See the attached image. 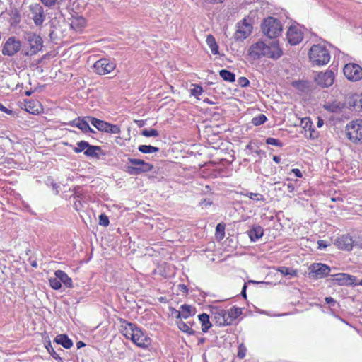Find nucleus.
<instances>
[{"label":"nucleus","mask_w":362,"mask_h":362,"mask_svg":"<svg viewBox=\"0 0 362 362\" xmlns=\"http://www.w3.org/2000/svg\"><path fill=\"white\" fill-rule=\"evenodd\" d=\"M309 276L313 279H322L328 275L331 271L329 267L322 263H314L309 267Z\"/></svg>","instance_id":"12"},{"label":"nucleus","mask_w":362,"mask_h":362,"mask_svg":"<svg viewBox=\"0 0 362 362\" xmlns=\"http://www.w3.org/2000/svg\"><path fill=\"white\" fill-rule=\"evenodd\" d=\"M109 218L105 214H100L99 216V224L103 226H107L109 225Z\"/></svg>","instance_id":"44"},{"label":"nucleus","mask_w":362,"mask_h":362,"mask_svg":"<svg viewBox=\"0 0 362 362\" xmlns=\"http://www.w3.org/2000/svg\"><path fill=\"white\" fill-rule=\"evenodd\" d=\"M211 312L215 322L219 326L230 325L240 313L238 308L227 311L218 307H213Z\"/></svg>","instance_id":"3"},{"label":"nucleus","mask_w":362,"mask_h":362,"mask_svg":"<svg viewBox=\"0 0 362 362\" xmlns=\"http://www.w3.org/2000/svg\"><path fill=\"white\" fill-rule=\"evenodd\" d=\"M266 143L269 145H272L278 147H281L283 146L282 142H281L279 139L269 137L266 140Z\"/></svg>","instance_id":"42"},{"label":"nucleus","mask_w":362,"mask_h":362,"mask_svg":"<svg viewBox=\"0 0 362 362\" xmlns=\"http://www.w3.org/2000/svg\"><path fill=\"white\" fill-rule=\"evenodd\" d=\"M40 1L44 5H45L46 6H48V7H51V6H54L57 2V0H40Z\"/></svg>","instance_id":"48"},{"label":"nucleus","mask_w":362,"mask_h":362,"mask_svg":"<svg viewBox=\"0 0 362 362\" xmlns=\"http://www.w3.org/2000/svg\"><path fill=\"white\" fill-rule=\"evenodd\" d=\"M139 151L143 153H153L158 152L159 148L150 145H140L138 148Z\"/></svg>","instance_id":"33"},{"label":"nucleus","mask_w":362,"mask_h":362,"mask_svg":"<svg viewBox=\"0 0 362 362\" xmlns=\"http://www.w3.org/2000/svg\"><path fill=\"white\" fill-rule=\"evenodd\" d=\"M357 285L362 286V279H361L360 281H357L356 286H357Z\"/></svg>","instance_id":"64"},{"label":"nucleus","mask_w":362,"mask_h":362,"mask_svg":"<svg viewBox=\"0 0 362 362\" xmlns=\"http://www.w3.org/2000/svg\"><path fill=\"white\" fill-rule=\"evenodd\" d=\"M141 134L146 137H156L159 135L158 132L156 129H144L141 132Z\"/></svg>","instance_id":"40"},{"label":"nucleus","mask_w":362,"mask_h":362,"mask_svg":"<svg viewBox=\"0 0 362 362\" xmlns=\"http://www.w3.org/2000/svg\"><path fill=\"white\" fill-rule=\"evenodd\" d=\"M252 241H256L262 237L264 230L260 226H254L248 232Z\"/></svg>","instance_id":"25"},{"label":"nucleus","mask_w":362,"mask_h":362,"mask_svg":"<svg viewBox=\"0 0 362 362\" xmlns=\"http://www.w3.org/2000/svg\"><path fill=\"white\" fill-rule=\"evenodd\" d=\"M287 189L290 192H292L294 190V186L292 184H288Z\"/></svg>","instance_id":"58"},{"label":"nucleus","mask_w":362,"mask_h":362,"mask_svg":"<svg viewBox=\"0 0 362 362\" xmlns=\"http://www.w3.org/2000/svg\"><path fill=\"white\" fill-rule=\"evenodd\" d=\"M182 291H187V287L185 285H179Z\"/></svg>","instance_id":"62"},{"label":"nucleus","mask_w":362,"mask_h":362,"mask_svg":"<svg viewBox=\"0 0 362 362\" xmlns=\"http://www.w3.org/2000/svg\"><path fill=\"white\" fill-rule=\"evenodd\" d=\"M273 160L276 163H279L281 162V158L278 156H274Z\"/></svg>","instance_id":"57"},{"label":"nucleus","mask_w":362,"mask_h":362,"mask_svg":"<svg viewBox=\"0 0 362 362\" xmlns=\"http://www.w3.org/2000/svg\"><path fill=\"white\" fill-rule=\"evenodd\" d=\"M219 74H220V76L224 81H226L228 82L235 81V74L228 70H225V69L221 70L219 72Z\"/></svg>","instance_id":"30"},{"label":"nucleus","mask_w":362,"mask_h":362,"mask_svg":"<svg viewBox=\"0 0 362 362\" xmlns=\"http://www.w3.org/2000/svg\"><path fill=\"white\" fill-rule=\"evenodd\" d=\"M317 83L322 87L331 86L334 81V74L332 71L319 73L315 77Z\"/></svg>","instance_id":"18"},{"label":"nucleus","mask_w":362,"mask_h":362,"mask_svg":"<svg viewBox=\"0 0 362 362\" xmlns=\"http://www.w3.org/2000/svg\"><path fill=\"white\" fill-rule=\"evenodd\" d=\"M252 30V24L245 18L237 24V30L234 37L238 40H243L251 34Z\"/></svg>","instance_id":"13"},{"label":"nucleus","mask_w":362,"mask_h":362,"mask_svg":"<svg viewBox=\"0 0 362 362\" xmlns=\"http://www.w3.org/2000/svg\"><path fill=\"white\" fill-rule=\"evenodd\" d=\"M195 313L194 308L189 305H182L180 307V310H175V314L177 318L187 319Z\"/></svg>","instance_id":"20"},{"label":"nucleus","mask_w":362,"mask_h":362,"mask_svg":"<svg viewBox=\"0 0 362 362\" xmlns=\"http://www.w3.org/2000/svg\"><path fill=\"white\" fill-rule=\"evenodd\" d=\"M348 103L356 111L362 110V94L354 93L349 96Z\"/></svg>","instance_id":"21"},{"label":"nucleus","mask_w":362,"mask_h":362,"mask_svg":"<svg viewBox=\"0 0 362 362\" xmlns=\"http://www.w3.org/2000/svg\"><path fill=\"white\" fill-rule=\"evenodd\" d=\"M346 133L351 141L362 142V119H356L348 123L346 126Z\"/></svg>","instance_id":"7"},{"label":"nucleus","mask_w":362,"mask_h":362,"mask_svg":"<svg viewBox=\"0 0 362 362\" xmlns=\"http://www.w3.org/2000/svg\"><path fill=\"white\" fill-rule=\"evenodd\" d=\"M90 124L93 127H95L98 131L107 132L110 123L93 117L92 119H90Z\"/></svg>","instance_id":"26"},{"label":"nucleus","mask_w":362,"mask_h":362,"mask_svg":"<svg viewBox=\"0 0 362 362\" xmlns=\"http://www.w3.org/2000/svg\"><path fill=\"white\" fill-rule=\"evenodd\" d=\"M292 172L295 174V175L298 177H302V173L298 169H293Z\"/></svg>","instance_id":"54"},{"label":"nucleus","mask_w":362,"mask_h":362,"mask_svg":"<svg viewBox=\"0 0 362 362\" xmlns=\"http://www.w3.org/2000/svg\"><path fill=\"white\" fill-rule=\"evenodd\" d=\"M119 132H120V128L119 126L111 124L110 123L109 124V127L107 128V133L117 134H119Z\"/></svg>","instance_id":"43"},{"label":"nucleus","mask_w":362,"mask_h":362,"mask_svg":"<svg viewBox=\"0 0 362 362\" xmlns=\"http://www.w3.org/2000/svg\"><path fill=\"white\" fill-rule=\"evenodd\" d=\"M212 204V202L209 200V199H204L201 203L200 204L203 206H211Z\"/></svg>","instance_id":"53"},{"label":"nucleus","mask_w":362,"mask_h":362,"mask_svg":"<svg viewBox=\"0 0 362 362\" xmlns=\"http://www.w3.org/2000/svg\"><path fill=\"white\" fill-rule=\"evenodd\" d=\"M121 333L140 348H147L151 344V340L148 334L135 324L123 321L120 326Z\"/></svg>","instance_id":"1"},{"label":"nucleus","mask_w":362,"mask_h":362,"mask_svg":"<svg viewBox=\"0 0 362 362\" xmlns=\"http://www.w3.org/2000/svg\"><path fill=\"white\" fill-rule=\"evenodd\" d=\"M177 325L178 328L183 332H185L190 335L193 334L194 333V332L190 327V326L181 320H180L179 321L177 322Z\"/></svg>","instance_id":"31"},{"label":"nucleus","mask_w":362,"mask_h":362,"mask_svg":"<svg viewBox=\"0 0 362 362\" xmlns=\"http://www.w3.org/2000/svg\"><path fill=\"white\" fill-rule=\"evenodd\" d=\"M89 144L87 141H81L77 143V146H75L73 148V151L75 153H80L83 151H86L87 148L88 147Z\"/></svg>","instance_id":"35"},{"label":"nucleus","mask_w":362,"mask_h":362,"mask_svg":"<svg viewBox=\"0 0 362 362\" xmlns=\"http://www.w3.org/2000/svg\"><path fill=\"white\" fill-rule=\"evenodd\" d=\"M101 148L99 146H91L89 144L87 149L84 151V154L88 157L99 158Z\"/></svg>","instance_id":"29"},{"label":"nucleus","mask_w":362,"mask_h":362,"mask_svg":"<svg viewBox=\"0 0 362 362\" xmlns=\"http://www.w3.org/2000/svg\"><path fill=\"white\" fill-rule=\"evenodd\" d=\"M92 117H78L71 122V125L81 129L84 133H93L94 130L90 127Z\"/></svg>","instance_id":"17"},{"label":"nucleus","mask_w":362,"mask_h":362,"mask_svg":"<svg viewBox=\"0 0 362 362\" xmlns=\"http://www.w3.org/2000/svg\"><path fill=\"white\" fill-rule=\"evenodd\" d=\"M54 275L60 280L61 283H63L67 288H72V280L68 275L62 270H57L54 272Z\"/></svg>","instance_id":"23"},{"label":"nucleus","mask_w":362,"mask_h":362,"mask_svg":"<svg viewBox=\"0 0 362 362\" xmlns=\"http://www.w3.org/2000/svg\"><path fill=\"white\" fill-rule=\"evenodd\" d=\"M277 271L279 272H280L284 276H288L289 278L296 276L297 274V272L296 270L292 269L288 267H280L277 269Z\"/></svg>","instance_id":"32"},{"label":"nucleus","mask_w":362,"mask_h":362,"mask_svg":"<svg viewBox=\"0 0 362 362\" xmlns=\"http://www.w3.org/2000/svg\"><path fill=\"white\" fill-rule=\"evenodd\" d=\"M354 246H357L359 248H362V239L358 238L354 240Z\"/></svg>","instance_id":"52"},{"label":"nucleus","mask_w":362,"mask_h":362,"mask_svg":"<svg viewBox=\"0 0 362 362\" xmlns=\"http://www.w3.org/2000/svg\"><path fill=\"white\" fill-rule=\"evenodd\" d=\"M309 58L313 64L321 66L329 62L330 54L325 46L314 45L310 49Z\"/></svg>","instance_id":"4"},{"label":"nucleus","mask_w":362,"mask_h":362,"mask_svg":"<svg viewBox=\"0 0 362 362\" xmlns=\"http://www.w3.org/2000/svg\"><path fill=\"white\" fill-rule=\"evenodd\" d=\"M49 282L50 286L54 290H59L62 287V283L56 276L54 277L49 278Z\"/></svg>","instance_id":"39"},{"label":"nucleus","mask_w":362,"mask_h":362,"mask_svg":"<svg viewBox=\"0 0 362 362\" xmlns=\"http://www.w3.org/2000/svg\"><path fill=\"white\" fill-rule=\"evenodd\" d=\"M31 18L36 25H41L45 20L46 15L42 6L38 4H32L29 6Z\"/></svg>","instance_id":"14"},{"label":"nucleus","mask_w":362,"mask_h":362,"mask_svg":"<svg viewBox=\"0 0 362 362\" xmlns=\"http://www.w3.org/2000/svg\"><path fill=\"white\" fill-rule=\"evenodd\" d=\"M45 348L54 358H59V355L54 350L50 341L45 344Z\"/></svg>","instance_id":"41"},{"label":"nucleus","mask_w":362,"mask_h":362,"mask_svg":"<svg viewBox=\"0 0 362 362\" xmlns=\"http://www.w3.org/2000/svg\"><path fill=\"white\" fill-rule=\"evenodd\" d=\"M262 29L268 37L275 38L281 34L282 25L278 19L268 17L262 23Z\"/></svg>","instance_id":"5"},{"label":"nucleus","mask_w":362,"mask_h":362,"mask_svg":"<svg viewBox=\"0 0 362 362\" xmlns=\"http://www.w3.org/2000/svg\"><path fill=\"white\" fill-rule=\"evenodd\" d=\"M128 161L131 166L127 167V172L130 175H136L143 173H147L153 169V165L143 160L129 158Z\"/></svg>","instance_id":"8"},{"label":"nucleus","mask_w":362,"mask_h":362,"mask_svg":"<svg viewBox=\"0 0 362 362\" xmlns=\"http://www.w3.org/2000/svg\"><path fill=\"white\" fill-rule=\"evenodd\" d=\"M216 230L217 231H219V230H221V231H223L224 230V226H222L221 223H218L216 226Z\"/></svg>","instance_id":"59"},{"label":"nucleus","mask_w":362,"mask_h":362,"mask_svg":"<svg viewBox=\"0 0 362 362\" xmlns=\"http://www.w3.org/2000/svg\"><path fill=\"white\" fill-rule=\"evenodd\" d=\"M0 110L4 112L7 114H10L11 112V110H8L6 107H4L2 104L0 103Z\"/></svg>","instance_id":"55"},{"label":"nucleus","mask_w":362,"mask_h":362,"mask_svg":"<svg viewBox=\"0 0 362 362\" xmlns=\"http://www.w3.org/2000/svg\"><path fill=\"white\" fill-rule=\"evenodd\" d=\"M22 48V43L16 37H9L2 45L1 53L4 56L13 57Z\"/></svg>","instance_id":"9"},{"label":"nucleus","mask_w":362,"mask_h":362,"mask_svg":"<svg viewBox=\"0 0 362 362\" xmlns=\"http://www.w3.org/2000/svg\"><path fill=\"white\" fill-rule=\"evenodd\" d=\"M54 341L58 344H61L65 349H70L73 346L72 341L66 334L57 335Z\"/></svg>","instance_id":"24"},{"label":"nucleus","mask_w":362,"mask_h":362,"mask_svg":"<svg viewBox=\"0 0 362 362\" xmlns=\"http://www.w3.org/2000/svg\"><path fill=\"white\" fill-rule=\"evenodd\" d=\"M246 347L243 344H240L238 346V356L240 358H243L246 354Z\"/></svg>","instance_id":"45"},{"label":"nucleus","mask_w":362,"mask_h":362,"mask_svg":"<svg viewBox=\"0 0 362 362\" xmlns=\"http://www.w3.org/2000/svg\"><path fill=\"white\" fill-rule=\"evenodd\" d=\"M31 266L33 267H35L36 268L37 267V262L35 261H33L32 263H31Z\"/></svg>","instance_id":"63"},{"label":"nucleus","mask_w":362,"mask_h":362,"mask_svg":"<svg viewBox=\"0 0 362 362\" xmlns=\"http://www.w3.org/2000/svg\"><path fill=\"white\" fill-rule=\"evenodd\" d=\"M242 194L256 202H265L264 197L259 193L246 192L242 193Z\"/></svg>","instance_id":"34"},{"label":"nucleus","mask_w":362,"mask_h":362,"mask_svg":"<svg viewBox=\"0 0 362 362\" xmlns=\"http://www.w3.org/2000/svg\"><path fill=\"white\" fill-rule=\"evenodd\" d=\"M28 44L22 49V54L25 56L36 54L42 47V38L35 33H28L26 36Z\"/></svg>","instance_id":"6"},{"label":"nucleus","mask_w":362,"mask_h":362,"mask_svg":"<svg viewBox=\"0 0 362 362\" xmlns=\"http://www.w3.org/2000/svg\"><path fill=\"white\" fill-rule=\"evenodd\" d=\"M206 44L211 49L213 54L217 55L219 54L218 45H217L214 37L211 35H209L206 37Z\"/></svg>","instance_id":"27"},{"label":"nucleus","mask_w":362,"mask_h":362,"mask_svg":"<svg viewBox=\"0 0 362 362\" xmlns=\"http://www.w3.org/2000/svg\"><path fill=\"white\" fill-rule=\"evenodd\" d=\"M325 302L331 306H334L336 304L335 300L332 297H326Z\"/></svg>","instance_id":"51"},{"label":"nucleus","mask_w":362,"mask_h":362,"mask_svg":"<svg viewBox=\"0 0 362 362\" xmlns=\"http://www.w3.org/2000/svg\"><path fill=\"white\" fill-rule=\"evenodd\" d=\"M332 281L339 286H356V277L346 273H339L332 275Z\"/></svg>","instance_id":"15"},{"label":"nucleus","mask_w":362,"mask_h":362,"mask_svg":"<svg viewBox=\"0 0 362 362\" xmlns=\"http://www.w3.org/2000/svg\"><path fill=\"white\" fill-rule=\"evenodd\" d=\"M317 244H318V248L320 250L325 249L329 245V244L327 243V242L323 240H318Z\"/></svg>","instance_id":"49"},{"label":"nucleus","mask_w":362,"mask_h":362,"mask_svg":"<svg viewBox=\"0 0 362 362\" xmlns=\"http://www.w3.org/2000/svg\"><path fill=\"white\" fill-rule=\"evenodd\" d=\"M248 54L254 60L262 57L277 59L282 55V51L276 42L267 45L263 41H258L250 47Z\"/></svg>","instance_id":"2"},{"label":"nucleus","mask_w":362,"mask_h":362,"mask_svg":"<svg viewBox=\"0 0 362 362\" xmlns=\"http://www.w3.org/2000/svg\"><path fill=\"white\" fill-rule=\"evenodd\" d=\"M239 83L243 87L247 86L250 83L249 80L245 77H241L239 78Z\"/></svg>","instance_id":"50"},{"label":"nucleus","mask_w":362,"mask_h":362,"mask_svg":"<svg viewBox=\"0 0 362 362\" xmlns=\"http://www.w3.org/2000/svg\"><path fill=\"white\" fill-rule=\"evenodd\" d=\"M334 245L339 250L351 251L354 247V240L349 235H343L334 240Z\"/></svg>","instance_id":"19"},{"label":"nucleus","mask_w":362,"mask_h":362,"mask_svg":"<svg viewBox=\"0 0 362 362\" xmlns=\"http://www.w3.org/2000/svg\"><path fill=\"white\" fill-rule=\"evenodd\" d=\"M293 86L296 88L298 89L300 91H303V92L307 90L309 87L308 82L301 81H293Z\"/></svg>","instance_id":"37"},{"label":"nucleus","mask_w":362,"mask_h":362,"mask_svg":"<svg viewBox=\"0 0 362 362\" xmlns=\"http://www.w3.org/2000/svg\"><path fill=\"white\" fill-rule=\"evenodd\" d=\"M86 21L82 16H76L73 18L70 25L71 28H73L76 32H79L82 30V29L86 26Z\"/></svg>","instance_id":"22"},{"label":"nucleus","mask_w":362,"mask_h":362,"mask_svg":"<svg viewBox=\"0 0 362 362\" xmlns=\"http://www.w3.org/2000/svg\"><path fill=\"white\" fill-rule=\"evenodd\" d=\"M85 346V344L83 341H78L76 343V346L78 349H80Z\"/></svg>","instance_id":"60"},{"label":"nucleus","mask_w":362,"mask_h":362,"mask_svg":"<svg viewBox=\"0 0 362 362\" xmlns=\"http://www.w3.org/2000/svg\"><path fill=\"white\" fill-rule=\"evenodd\" d=\"M246 288H247V286L246 284H245L243 287V289H242V291H241V295L245 298H246Z\"/></svg>","instance_id":"56"},{"label":"nucleus","mask_w":362,"mask_h":362,"mask_svg":"<svg viewBox=\"0 0 362 362\" xmlns=\"http://www.w3.org/2000/svg\"><path fill=\"white\" fill-rule=\"evenodd\" d=\"M322 124H323V121L322 119H319L317 122V127H320L322 126Z\"/></svg>","instance_id":"61"},{"label":"nucleus","mask_w":362,"mask_h":362,"mask_svg":"<svg viewBox=\"0 0 362 362\" xmlns=\"http://www.w3.org/2000/svg\"><path fill=\"white\" fill-rule=\"evenodd\" d=\"M199 320L202 323V330L204 332H206L211 327L209 315L206 313H202L199 315Z\"/></svg>","instance_id":"28"},{"label":"nucleus","mask_w":362,"mask_h":362,"mask_svg":"<svg viewBox=\"0 0 362 362\" xmlns=\"http://www.w3.org/2000/svg\"><path fill=\"white\" fill-rule=\"evenodd\" d=\"M344 74L351 81H358L362 78V68L356 64H347L344 67Z\"/></svg>","instance_id":"11"},{"label":"nucleus","mask_w":362,"mask_h":362,"mask_svg":"<svg viewBox=\"0 0 362 362\" xmlns=\"http://www.w3.org/2000/svg\"><path fill=\"white\" fill-rule=\"evenodd\" d=\"M343 107L344 105L341 103L335 101L327 105V108L332 112H337L340 111Z\"/></svg>","instance_id":"38"},{"label":"nucleus","mask_w":362,"mask_h":362,"mask_svg":"<svg viewBox=\"0 0 362 362\" xmlns=\"http://www.w3.org/2000/svg\"><path fill=\"white\" fill-rule=\"evenodd\" d=\"M202 92H203V89L199 86H194V87L192 89H191V93H192V95H193L194 96L200 95Z\"/></svg>","instance_id":"46"},{"label":"nucleus","mask_w":362,"mask_h":362,"mask_svg":"<svg viewBox=\"0 0 362 362\" xmlns=\"http://www.w3.org/2000/svg\"><path fill=\"white\" fill-rule=\"evenodd\" d=\"M267 117L263 114H259L256 117H254L252 119V123L255 126H259L264 124L267 121Z\"/></svg>","instance_id":"36"},{"label":"nucleus","mask_w":362,"mask_h":362,"mask_svg":"<svg viewBox=\"0 0 362 362\" xmlns=\"http://www.w3.org/2000/svg\"><path fill=\"white\" fill-rule=\"evenodd\" d=\"M115 67V63L106 58L100 59L93 64V70L98 75L107 74L112 72Z\"/></svg>","instance_id":"10"},{"label":"nucleus","mask_w":362,"mask_h":362,"mask_svg":"<svg viewBox=\"0 0 362 362\" xmlns=\"http://www.w3.org/2000/svg\"><path fill=\"white\" fill-rule=\"evenodd\" d=\"M25 107L26 110L32 114H35L36 112H38L37 109L35 110L31 106V102L28 103L25 105Z\"/></svg>","instance_id":"47"},{"label":"nucleus","mask_w":362,"mask_h":362,"mask_svg":"<svg viewBox=\"0 0 362 362\" xmlns=\"http://www.w3.org/2000/svg\"><path fill=\"white\" fill-rule=\"evenodd\" d=\"M303 38L300 28L296 25H291L287 31V39L292 45L299 44Z\"/></svg>","instance_id":"16"}]
</instances>
